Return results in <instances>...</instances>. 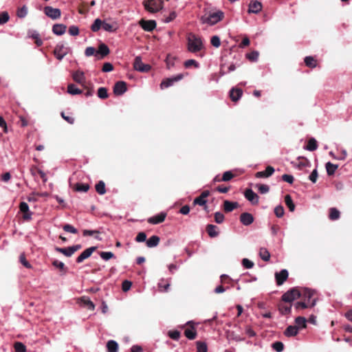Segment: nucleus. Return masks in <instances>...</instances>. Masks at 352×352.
<instances>
[{"instance_id": "45", "label": "nucleus", "mask_w": 352, "mask_h": 352, "mask_svg": "<svg viewBox=\"0 0 352 352\" xmlns=\"http://www.w3.org/2000/svg\"><path fill=\"white\" fill-rule=\"evenodd\" d=\"M75 189L76 191L85 192L89 189V186L87 184L77 183Z\"/></svg>"}, {"instance_id": "56", "label": "nucleus", "mask_w": 352, "mask_h": 352, "mask_svg": "<svg viewBox=\"0 0 352 352\" xmlns=\"http://www.w3.org/2000/svg\"><path fill=\"white\" fill-rule=\"evenodd\" d=\"M210 43L214 47H219L221 45L220 38L218 36L214 35L211 37Z\"/></svg>"}, {"instance_id": "7", "label": "nucleus", "mask_w": 352, "mask_h": 352, "mask_svg": "<svg viewBox=\"0 0 352 352\" xmlns=\"http://www.w3.org/2000/svg\"><path fill=\"white\" fill-rule=\"evenodd\" d=\"M184 77V75L182 74H179L175 76H172L170 78H168L165 80H164L161 84H160V87L161 89H166V88H168L172 85H173V84L176 82H178L180 80H182Z\"/></svg>"}, {"instance_id": "13", "label": "nucleus", "mask_w": 352, "mask_h": 352, "mask_svg": "<svg viewBox=\"0 0 352 352\" xmlns=\"http://www.w3.org/2000/svg\"><path fill=\"white\" fill-rule=\"evenodd\" d=\"M245 197L252 204L258 203V196L252 189H247L244 193Z\"/></svg>"}, {"instance_id": "58", "label": "nucleus", "mask_w": 352, "mask_h": 352, "mask_svg": "<svg viewBox=\"0 0 352 352\" xmlns=\"http://www.w3.org/2000/svg\"><path fill=\"white\" fill-rule=\"evenodd\" d=\"M206 199H204V198L201 197L200 195L196 197L193 201V204L195 205H199L201 206H205L206 204Z\"/></svg>"}, {"instance_id": "5", "label": "nucleus", "mask_w": 352, "mask_h": 352, "mask_svg": "<svg viewBox=\"0 0 352 352\" xmlns=\"http://www.w3.org/2000/svg\"><path fill=\"white\" fill-rule=\"evenodd\" d=\"M300 296V293L299 290L296 288H292L282 296V300L285 302H292Z\"/></svg>"}, {"instance_id": "12", "label": "nucleus", "mask_w": 352, "mask_h": 352, "mask_svg": "<svg viewBox=\"0 0 352 352\" xmlns=\"http://www.w3.org/2000/svg\"><path fill=\"white\" fill-rule=\"evenodd\" d=\"M96 249V247H90L85 250H84L76 258V263H80L86 258H89L92 253L95 251Z\"/></svg>"}, {"instance_id": "6", "label": "nucleus", "mask_w": 352, "mask_h": 352, "mask_svg": "<svg viewBox=\"0 0 352 352\" xmlns=\"http://www.w3.org/2000/svg\"><path fill=\"white\" fill-rule=\"evenodd\" d=\"M44 13L53 20L58 19L61 16V11L59 8H54L51 6H45L44 8Z\"/></svg>"}, {"instance_id": "20", "label": "nucleus", "mask_w": 352, "mask_h": 352, "mask_svg": "<svg viewBox=\"0 0 352 352\" xmlns=\"http://www.w3.org/2000/svg\"><path fill=\"white\" fill-rule=\"evenodd\" d=\"M298 332L299 330L297 326L289 325L285 329L284 331V335L286 337L289 338L296 336L298 333Z\"/></svg>"}, {"instance_id": "42", "label": "nucleus", "mask_w": 352, "mask_h": 352, "mask_svg": "<svg viewBox=\"0 0 352 352\" xmlns=\"http://www.w3.org/2000/svg\"><path fill=\"white\" fill-rule=\"evenodd\" d=\"M98 97L100 99H106L108 98L109 95L107 93V89L105 87H100L98 89L97 93Z\"/></svg>"}, {"instance_id": "61", "label": "nucleus", "mask_w": 352, "mask_h": 352, "mask_svg": "<svg viewBox=\"0 0 352 352\" xmlns=\"http://www.w3.org/2000/svg\"><path fill=\"white\" fill-rule=\"evenodd\" d=\"M191 65H194L196 68H198L199 67V63L194 59H189L185 61L184 66L186 68L190 67Z\"/></svg>"}, {"instance_id": "8", "label": "nucleus", "mask_w": 352, "mask_h": 352, "mask_svg": "<svg viewBox=\"0 0 352 352\" xmlns=\"http://www.w3.org/2000/svg\"><path fill=\"white\" fill-rule=\"evenodd\" d=\"M133 67L135 70L141 72H146L151 69V66L149 65L142 63L140 56L135 57L133 63Z\"/></svg>"}, {"instance_id": "16", "label": "nucleus", "mask_w": 352, "mask_h": 352, "mask_svg": "<svg viewBox=\"0 0 352 352\" xmlns=\"http://www.w3.org/2000/svg\"><path fill=\"white\" fill-rule=\"evenodd\" d=\"M156 22L154 20H148L144 21L142 20L140 21V25L142 29L147 32H151L156 28Z\"/></svg>"}, {"instance_id": "49", "label": "nucleus", "mask_w": 352, "mask_h": 352, "mask_svg": "<svg viewBox=\"0 0 352 352\" xmlns=\"http://www.w3.org/2000/svg\"><path fill=\"white\" fill-rule=\"evenodd\" d=\"M28 14V8L26 6H23L17 10V16L19 18H24Z\"/></svg>"}, {"instance_id": "60", "label": "nucleus", "mask_w": 352, "mask_h": 352, "mask_svg": "<svg viewBox=\"0 0 352 352\" xmlns=\"http://www.w3.org/2000/svg\"><path fill=\"white\" fill-rule=\"evenodd\" d=\"M19 261L21 262V263L25 266L26 268H31L32 267V265H30V263L27 261V259L25 258V256L23 254H21L19 256Z\"/></svg>"}, {"instance_id": "32", "label": "nucleus", "mask_w": 352, "mask_h": 352, "mask_svg": "<svg viewBox=\"0 0 352 352\" xmlns=\"http://www.w3.org/2000/svg\"><path fill=\"white\" fill-rule=\"evenodd\" d=\"M318 148L317 141L315 138H311L309 140L306 149L309 151H316Z\"/></svg>"}, {"instance_id": "44", "label": "nucleus", "mask_w": 352, "mask_h": 352, "mask_svg": "<svg viewBox=\"0 0 352 352\" xmlns=\"http://www.w3.org/2000/svg\"><path fill=\"white\" fill-rule=\"evenodd\" d=\"M305 63L307 67L314 68L316 66L315 59L312 56H306L305 58Z\"/></svg>"}, {"instance_id": "38", "label": "nucleus", "mask_w": 352, "mask_h": 352, "mask_svg": "<svg viewBox=\"0 0 352 352\" xmlns=\"http://www.w3.org/2000/svg\"><path fill=\"white\" fill-rule=\"evenodd\" d=\"M259 256L261 258L265 261H268L270 258V254L269 251L265 248H260Z\"/></svg>"}, {"instance_id": "54", "label": "nucleus", "mask_w": 352, "mask_h": 352, "mask_svg": "<svg viewBox=\"0 0 352 352\" xmlns=\"http://www.w3.org/2000/svg\"><path fill=\"white\" fill-rule=\"evenodd\" d=\"M82 301L84 302L85 305H86L88 309L93 311L95 308V305L92 301H91L89 298L82 297Z\"/></svg>"}, {"instance_id": "39", "label": "nucleus", "mask_w": 352, "mask_h": 352, "mask_svg": "<svg viewBox=\"0 0 352 352\" xmlns=\"http://www.w3.org/2000/svg\"><path fill=\"white\" fill-rule=\"evenodd\" d=\"M55 250L56 252H58L63 254L65 256H66L67 257H69V256H72L74 254L73 252L71 251V248L70 247H68V248H58V247H56L55 248Z\"/></svg>"}, {"instance_id": "52", "label": "nucleus", "mask_w": 352, "mask_h": 352, "mask_svg": "<svg viewBox=\"0 0 352 352\" xmlns=\"http://www.w3.org/2000/svg\"><path fill=\"white\" fill-rule=\"evenodd\" d=\"M233 173L230 170H228L223 173L222 177L221 178V180H222V182H228L231 180L233 178Z\"/></svg>"}, {"instance_id": "10", "label": "nucleus", "mask_w": 352, "mask_h": 352, "mask_svg": "<svg viewBox=\"0 0 352 352\" xmlns=\"http://www.w3.org/2000/svg\"><path fill=\"white\" fill-rule=\"evenodd\" d=\"M127 90L126 84L124 81H118L113 87V93L116 96H122Z\"/></svg>"}, {"instance_id": "31", "label": "nucleus", "mask_w": 352, "mask_h": 352, "mask_svg": "<svg viewBox=\"0 0 352 352\" xmlns=\"http://www.w3.org/2000/svg\"><path fill=\"white\" fill-rule=\"evenodd\" d=\"M325 167L327 175H333L338 168V165L332 164L331 162H329L326 164Z\"/></svg>"}, {"instance_id": "53", "label": "nucleus", "mask_w": 352, "mask_h": 352, "mask_svg": "<svg viewBox=\"0 0 352 352\" xmlns=\"http://www.w3.org/2000/svg\"><path fill=\"white\" fill-rule=\"evenodd\" d=\"M52 265L54 267L58 268L60 271L65 272L66 270L65 265L64 263H63L62 261H60L58 260H54L52 262Z\"/></svg>"}, {"instance_id": "17", "label": "nucleus", "mask_w": 352, "mask_h": 352, "mask_svg": "<svg viewBox=\"0 0 352 352\" xmlns=\"http://www.w3.org/2000/svg\"><path fill=\"white\" fill-rule=\"evenodd\" d=\"M20 210L23 213V218L25 220H30L32 219V212L30 211L29 206L25 202L20 204Z\"/></svg>"}, {"instance_id": "19", "label": "nucleus", "mask_w": 352, "mask_h": 352, "mask_svg": "<svg viewBox=\"0 0 352 352\" xmlns=\"http://www.w3.org/2000/svg\"><path fill=\"white\" fill-rule=\"evenodd\" d=\"M262 10V4L258 1H252L249 4L248 12L257 14Z\"/></svg>"}, {"instance_id": "15", "label": "nucleus", "mask_w": 352, "mask_h": 352, "mask_svg": "<svg viewBox=\"0 0 352 352\" xmlns=\"http://www.w3.org/2000/svg\"><path fill=\"white\" fill-rule=\"evenodd\" d=\"M166 217V212H160L155 216H153L148 219V222L151 224H158L163 222Z\"/></svg>"}, {"instance_id": "63", "label": "nucleus", "mask_w": 352, "mask_h": 352, "mask_svg": "<svg viewBox=\"0 0 352 352\" xmlns=\"http://www.w3.org/2000/svg\"><path fill=\"white\" fill-rule=\"evenodd\" d=\"M242 265L246 269H251L254 267V263L248 258H243Z\"/></svg>"}, {"instance_id": "4", "label": "nucleus", "mask_w": 352, "mask_h": 352, "mask_svg": "<svg viewBox=\"0 0 352 352\" xmlns=\"http://www.w3.org/2000/svg\"><path fill=\"white\" fill-rule=\"evenodd\" d=\"M305 297L307 298V302L306 301H304V302H297L296 303L294 304V308L297 310L298 309H306L309 307H314L316 305V300L314 299L309 304V301H310V299L313 296V293L310 290H306L305 291Z\"/></svg>"}, {"instance_id": "33", "label": "nucleus", "mask_w": 352, "mask_h": 352, "mask_svg": "<svg viewBox=\"0 0 352 352\" xmlns=\"http://www.w3.org/2000/svg\"><path fill=\"white\" fill-rule=\"evenodd\" d=\"M340 212L336 208H331L329 210V217L331 220L335 221L338 220L340 218Z\"/></svg>"}, {"instance_id": "50", "label": "nucleus", "mask_w": 352, "mask_h": 352, "mask_svg": "<svg viewBox=\"0 0 352 352\" xmlns=\"http://www.w3.org/2000/svg\"><path fill=\"white\" fill-rule=\"evenodd\" d=\"M100 256L104 261H108V260L113 258L114 257V254L111 252H101L100 253Z\"/></svg>"}, {"instance_id": "62", "label": "nucleus", "mask_w": 352, "mask_h": 352, "mask_svg": "<svg viewBox=\"0 0 352 352\" xmlns=\"http://www.w3.org/2000/svg\"><path fill=\"white\" fill-rule=\"evenodd\" d=\"M168 336L174 340H178L180 338V332L177 330L168 331Z\"/></svg>"}, {"instance_id": "37", "label": "nucleus", "mask_w": 352, "mask_h": 352, "mask_svg": "<svg viewBox=\"0 0 352 352\" xmlns=\"http://www.w3.org/2000/svg\"><path fill=\"white\" fill-rule=\"evenodd\" d=\"M96 190L100 195H103L105 194V192H106L105 184L103 181H99L98 183L96 184Z\"/></svg>"}, {"instance_id": "26", "label": "nucleus", "mask_w": 352, "mask_h": 352, "mask_svg": "<svg viewBox=\"0 0 352 352\" xmlns=\"http://www.w3.org/2000/svg\"><path fill=\"white\" fill-rule=\"evenodd\" d=\"M107 352H118V344L116 341L111 340L107 343Z\"/></svg>"}, {"instance_id": "11", "label": "nucleus", "mask_w": 352, "mask_h": 352, "mask_svg": "<svg viewBox=\"0 0 352 352\" xmlns=\"http://www.w3.org/2000/svg\"><path fill=\"white\" fill-rule=\"evenodd\" d=\"M288 271L285 269L280 270L279 272H276L275 274V278L276 281V284L278 285H281L288 278Z\"/></svg>"}, {"instance_id": "18", "label": "nucleus", "mask_w": 352, "mask_h": 352, "mask_svg": "<svg viewBox=\"0 0 352 352\" xmlns=\"http://www.w3.org/2000/svg\"><path fill=\"white\" fill-rule=\"evenodd\" d=\"M240 221L244 226H250L254 221V217L249 212H243L240 215Z\"/></svg>"}, {"instance_id": "35", "label": "nucleus", "mask_w": 352, "mask_h": 352, "mask_svg": "<svg viewBox=\"0 0 352 352\" xmlns=\"http://www.w3.org/2000/svg\"><path fill=\"white\" fill-rule=\"evenodd\" d=\"M67 92L71 95H78L82 93V91L74 84H69L67 86Z\"/></svg>"}, {"instance_id": "48", "label": "nucleus", "mask_w": 352, "mask_h": 352, "mask_svg": "<svg viewBox=\"0 0 352 352\" xmlns=\"http://www.w3.org/2000/svg\"><path fill=\"white\" fill-rule=\"evenodd\" d=\"M14 347L15 352H26V346L22 342H16Z\"/></svg>"}, {"instance_id": "64", "label": "nucleus", "mask_w": 352, "mask_h": 352, "mask_svg": "<svg viewBox=\"0 0 352 352\" xmlns=\"http://www.w3.org/2000/svg\"><path fill=\"white\" fill-rule=\"evenodd\" d=\"M102 28L104 30L109 32H113L115 30V29L113 28V25L111 23H107L105 21H102Z\"/></svg>"}, {"instance_id": "28", "label": "nucleus", "mask_w": 352, "mask_h": 352, "mask_svg": "<svg viewBox=\"0 0 352 352\" xmlns=\"http://www.w3.org/2000/svg\"><path fill=\"white\" fill-rule=\"evenodd\" d=\"M109 54V48L108 46L104 43H102L99 45L98 50L96 52L97 54H100L102 58L108 55Z\"/></svg>"}, {"instance_id": "40", "label": "nucleus", "mask_w": 352, "mask_h": 352, "mask_svg": "<svg viewBox=\"0 0 352 352\" xmlns=\"http://www.w3.org/2000/svg\"><path fill=\"white\" fill-rule=\"evenodd\" d=\"M184 335L189 340H194L197 336V332L194 328L186 329L184 331Z\"/></svg>"}, {"instance_id": "3", "label": "nucleus", "mask_w": 352, "mask_h": 352, "mask_svg": "<svg viewBox=\"0 0 352 352\" xmlns=\"http://www.w3.org/2000/svg\"><path fill=\"white\" fill-rule=\"evenodd\" d=\"M143 6L149 12L155 13L163 8L164 3L162 0H144Z\"/></svg>"}, {"instance_id": "43", "label": "nucleus", "mask_w": 352, "mask_h": 352, "mask_svg": "<svg viewBox=\"0 0 352 352\" xmlns=\"http://www.w3.org/2000/svg\"><path fill=\"white\" fill-rule=\"evenodd\" d=\"M197 352H208V347L206 342H197Z\"/></svg>"}, {"instance_id": "9", "label": "nucleus", "mask_w": 352, "mask_h": 352, "mask_svg": "<svg viewBox=\"0 0 352 352\" xmlns=\"http://www.w3.org/2000/svg\"><path fill=\"white\" fill-rule=\"evenodd\" d=\"M68 53V49L63 43H58L55 47L54 54L56 58L61 60Z\"/></svg>"}, {"instance_id": "29", "label": "nucleus", "mask_w": 352, "mask_h": 352, "mask_svg": "<svg viewBox=\"0 0 352 352\" xmlns=\"http://www.w3.org/2000/svg\"><path fill=\"white\" fill-rule=\"evenodd\" d=\"M296 325L300 329H303L307 327V319L302 316H298L295 318Z\"/></svg>"}, {"instance_id": "27", "label": "nucleus", "mask_w": 352, "mask_h": 352, "mask_svg": "<svg viewBox=\"0 0 352 352\" xmlns=\"http://www.w3.org/2000/svg\"><path fill=\"white\" fill-rule=\"evenodd\" d=\"M160 237L156 236V235H153L152 236H151L146 241V245L147 247L148 248H154V247H156L159 243H160Z\"/></svg>"}, {"instance_id": "22", "label": "nucleus", "mask_w": 352, "mask_h": 352, "mask_svg": "<svg viewBox=\"0 0 352 352\" xmlns=\"http://www.w3.org/2000/svg\"><path fill=\"white\" fill-rule=\"evenodd\" d=\"M274 170H275L272 166H268L266 168L265 170L257 172L256 173V177L257 178L268 177L271 176L274 173Z\"/></svg>"}, {"instance_id": "30", "label": "nucleus", "mask_w": 352, "mask_h": 352, "mask_svg": "<svg viewBox=\"0 0 352 352\" xmlns=\"http://www.w3.org/2000/svg\"><path fill=\"white\" fill-rule=\"evenodd\" d=\"M298 159H302L303 160L302 162H299L298 163L292 162L294 167H296L298 169L301 170L302 169V168L309 166L310 162L306 158L299 157Z\"/></svg>"}, {"instance_id": "2", "label": "nucleus", "mask_w": 352, "mask_h": 352, "mask_svg": "<svg viewBox=\"0 0 352 352\" xmlns=\"http://www.w3.org/2000/svg\"><path fill=\"white\" fill-rule=\"evenodd\" d=\"M224 17V13L221 10L210 12L208 16H204L201 20L203 23L214 25L221 21Z\"/></svg>"}, {"instance_id": "51", "label": "nucleus", "mask_w": 352, "mask_h": 352, "mask_svg": "<svg viewBox=\"0 0 352 352\" xmlns=\"http://www.w3.org/2000/svg\"><path fill=\"white\" fill-rule=\"evenodd\" d=\"M284 213H285L284 208L282 206L279 205V206H277L276 207H275L274 214H276V216L277 217H278V218L282 217L284 215Z\"/></svg>"}, {"instance_id": "41", "label": "nucleus", "mask_w": 352, "mask_h": 352, "mask_svg": "<svg viewBox=\"0 0 352 352\" xmlns=\"http://www.w3.org/2000/svg\"><path fill=\"white\" fill-rule=\"evenodd\" d=\"M102 21L100 19H96L91 25V30L94 32H98L102 28Z\"/></svg>"}, {"instance_id": "57", "label": "nucleus", "mask_w": 352, "mask_h": 352, "mask_svg": "<svg viewBox=\"0 0 352 352\" xmlns=\"http://www.w3.org/2000/svg\"><path fill=\"white\" fill-rule=\"evenodd\" d=\"M63 228L65 232H67L69 233H72V234L78 233L77 229L70 224L64 225Z\"/></svg>"}, {"instance_id": "59", "label": "nucleus", "mask_w": 352, "mask_h": 352, "mask_svg": "<svg viewBox=\"0 0 352 352\" xmlns=\"http://www.w3.org/2000/svg\"><path fill=\"white\" fill-rule=\"evenodd\" d=\"M10 19L7 12H3L0 14V25L4 24L8 21Z\"/></svg>"}, {"instance_id": "23", "label": "nucleus", "mask_w": 352, "mask_h": 352, "mask_svg": "<svg viewBox=\"0 0 352 352\" xmlns=\"http://www.w3.org/2000/svg\"><path fill=\"white\" fill-rule=\"evenodd\" d=\"M243 91L241 89L232 88L230 91V96L232 101H237L242 96Z\"/></svg>"}, {"instance_id": "25", "label": "nucleus", "mask_w": 352, "mask_h": 352, "mask_svg": "<svg viewBox=\"0 0 352 352\" xmlns=\"http://www.w3.org/2000/svg\"><path fill=\"white\" fill-rule=\"evenodd\" d=\"M238 206L237 202L226 200L223 203L224 210L227 212H232Z\"/></svg>"}, {"instance_id": "55", "label": "nucleus", "mask_w": 352, "mask_h": 352, "mask_svg": "<svg viewBox=\"0 0 352 352\" xmlns=\"http://www.w3.org/2000/svg\"><path fill=\"white\" fill-rule=\"evenodd\" d=\"M224 215L222 212H216L214 213V221L217 223H221L223 222L224 221Z\"/></svg>"}, {"instance_id": "34", "label": "nucleus", "mask_w": 352, "mask_h": 352, "mask_svg": "<svg viewBox=\"0 0 352 352\" xmlns=\"http://www.w3.org/2000/svg\"><path fill=\"white\" fill-rule=\"evenodd\" d=\"M278 310L282 315H287V314H290V312H291L292 305H287L280 303L278 305Z\"/></svg>"}, {"instance_id": "36", "label": "nucleus", "mask_w": 352, "mask_h": 352, "mask_svg": "<svg viewBox=\"0 0 352 352\" xmlns=\"http://www.w3.org/2000/svg\"><path fill=\"white\" fill-rule=\"evenodd\" d=\"M285 202L289 210L291 212H294L295 210V204H294L292 197L289 195H285Z\"/></svg>"}, {"instance_id": "21", "label": "nucleus", "mask_w": 352, "mask_h": 352, "mask_svg": "<svg viewBox=\"0 0 352 352\" xmlns=\"http://www.w3.org/2000/svg\"><path fill=\"white\" fill-rule=\"evenodd\" d=\"M67 27L63 24H54L52 27V32L54 34L61 36L65 34Z\"/></svg>"}, {"instance_id": "46", "label": "nucleus", "mask_w": 352, "mask_h": 352, "mask_svg": "<svg viewBox=\"0 0 352 352\" xmlns=\"http://www.w3.org/2000/svg\"><path fill=\"white\" fill-rule=\"evenodd\" d=\"M272 347L276 352H282L284 349V344L281 342L276 341L272 343Z\"/></svg>"}, {"instance_id": "14", "label": "nucleus", "mask_w": 352, "mask_h": 352, "mask_svg": "<svg viewBox=\"0 0 352 352\" xmlns=\"http://www.w3.org/2000/svg\"><path fill=\"white\" fill-rule=\"evenodd\" d=\"M72 78L74 80L78 83L82 85V86H85V83L86 82V78L85 76V73L81 70H77L72 74Z\"/></svg>"}, {"instance_id": "24", "label": "nucleus", "mask_w": 352, "mask_h": 352, "mask_svg": "<svg viewBox=\"0 0 352 352\" xmlns=\"http://www.w3.org/2000/svg\"><path fill=\"white\" fill-rule=\"evenodd\" d=\"M206 230L208 235L212 238L217 236L219 234L217 227L212 224H208L206 227Z\"/></svg>"}, {"instance_id": "47", "label": "nucleus", "mask_w": 352, "mask_h": 352, "mask_svg": "<svg viewBox=\"0 0 352 352\" xmlns=\"http://www.w3.org/2000/svg\"><path fill=\"white\" fill-rule=\"evenodd\" d=\"M32 38L35 39V43L37 46H41L43 45V41L40 38V35L37 31H33L31 36Z\"/></svg>"}, {"instance_id": "1", "label": "nucleus", "mask_w": 352, "mask_h": 352, "mask_svg": "<svg viewBox=\"0 0 352 352\" xmlns=\"http://www.w3.org/2000/svg\"><path fill=\"white\" fill-rule=\"evenodd\" d=\"M204 47L202 39L193 33H190L187 37V48L190 52L197 53Z\"/></svg>"}]
</instances>
